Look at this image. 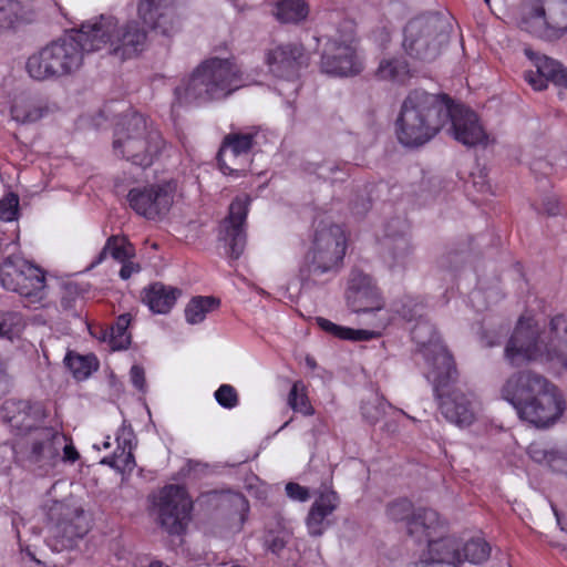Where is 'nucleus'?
<instances>
[{
    "label": "nucleus",
    "instance_id": "41",
    "mask_svg": "<svg viewBox=\"0 0 567 567\" xmlns=\"http://www.w3.org/2000/svg\"><path fill=\"white\" fill-rule=\"evenodd\" d=\"M217 403L224 409H234L238 405V394L230 384H221L214 393Z\"/></svg>",
    "mask_w": 567,
    "mask_h": 567
},
{
    "label": "nucleus",
    "instance_id": "11",
    "mask_svg": "<svg viewBox=\"0 0 567 567\" xmlns=\"http://www.w3.org/2000/svg\"><path fill=\"white\" fill-rule=\"evenodd\" d=\"M519 25L539 38H560L567 32V0H525Z\"/></svg>",
    "mask_w": 567,
    "mask_h": 567
},
{
    "label": "nucleus",
    "instance_id": "8",
    "mask_svg": "<svg viewBox=\"0 0 567 567\" xmlns=\"http://www.w3.org/2000/svg\"><path fill=\"white\" fill-rule=\"evenodd\" d=\"M166 143L159 131L143 114L127 115L115 131L113 150L116 156L133 165L150 167L159 158Z\"/></svg>",
    "mask_w": 567,
    "mask_h": 567
},
{
    "label": "nucleus",
    "instance_id": "58",
    "mask_svg": "<svg viewBox=\"0 0 567 567\" xmlns=\"http://www.w3.org/2000/svg\"><path fill=\"white\" fill-rule=\"evenodd\" d=\"M305 362L306 365L311 370H315L317 368V362L312 357H306Z\"/></svg>",
    "mask_w": 567,
    "mask_h": 567
},
{
    "label": "nucleus",
    "instance_id": "53",
    "mask_svg": "<svg viewBox=\"0 0 567 567\" xmlns=\"http://www.w3.org/2000/svg\"><path fill=\"white\" fill-rule=\"evenodd\" d=\"M284 547H285V542L282 538H279V537L274 538L268 546V548L272 553H279Z\"/></svg>",
    "mask_w": 567,
    "mask_h": 567
},
{
    "label": "nucleus",
    "instance_id": "3",
    "mask_svg": "<svg viewBox=\"0 0 567 567\" xmlns=\"http://www.w3.org/2000/svg\"><path fill=\"white\" fill-rule=\"evenodd\" d=\"M512 365L536 362L553 370L567 371V317L553 316L542 330L533 318L522 317L505 347Z\"/></svg>",
    "mask_w": 567,
    "mask_h": 567
},
{
    "label": "nucleus",
    "instance_id": "40",
    "mask_svg": "<svg viewBox=\"0 0 567 567\" xmlns=\"http://www.w3.org/2000/svg\"><path fill=\"white\" fill-rule=\"evenodd\" d=\"M18 20V3L11 0L0 1V30H7Z\"/></svg>",
    "mask_w": 567,
    "mask_h": 567
},
{
    "label": "nucleus",
    "instance_id": "55",
    "mask_svg": "<svg viewBox=\"0 0 567 567\" xmlns=\"http://www.w3.org/2000/svg\"><path fill=\"white\" fill-rule=\"evenodd\" d=\"M320 172L318 173V175L322 178H328V175L326 174V172H330L332 173L333 172V167L331 165H321L319 167Z\"/></svg>",
    "mask_w": 567,
    "mask_h": 567
},
{
    "label": "nucleus",
    "instance_id": "29",
    "mask_svg": "<svg viewBox=\"0 0 567 567\" xmlns=\"http://www.w3.org/2000/svg\"><path fill=\"white\" fill-rule=\"evenodd\" d=\"M220 301L212 296L193 297L185 307V319L189 324H198L206 316L218 309Z\"/></svg>",
    "mask_w": 567,
    "mask_h": 567
},
{
    "label": "nucleus",
    "instance_id": "26",
    "mask_svg": "<svg viewBox=\"0 0 567 567\" xmlns=\"http://www.w3.org/2000/svg\"><path fill=\"white\" fill-rule=\"evenodd\" d=\"M134 439L132 426L123 422L116 432V450L112 455L104 457L101 463L121 472H132L136 465L133 455Z\"/></svg>",
    "mask_w": 567,
    "mask_h": 567
},
{
    "label": "nucleus",
    "instance_id": "6",
    "mask_svg": "<svg viewBox=\"0 0 567 567\" xmlns=\"http://www.w3.org/2000/svg\"><path fill=\"white\" fill-rule=\"evenodd\" d=\"M246 83L234 59L210 58L176 86L175 100L181 105L202 104L225 99Z\"/></svg>",
    "mask_w": 567,
    "mask_h": 567
},
{
    "label": "nucleus",
    "instance_id": "49",
    "mask_svg": "<svg viewBox=\"0 0 567 567\" xmlns=\"http://www.w3.org/2000/svg\"><path fill=\"white\" fill-rule=\"evenodd\" d=\"M131 381L133 385L143 391L145 389V372L144 369L140 365H133L130 372Z\"/></svg>",
    "mask_w": 567,
    "mask_h": 567
},
{
    "label": "nucleus",
    "instance_id": "9",
    "mask_svg": "<svg viewBox=\"0 0 567 567\" xmlns=\"http://www.w3.org/2000/svg\"><path fill=\"white\" fill-rule=\"evenodd\" d=\"M447 525L432 508H419L408 522V534L416 543H426V554L434 561L455 564L462 558L457 549V539L446 536Z\"/></svg>",
    "mask_w": 567,
    "mask_h": 567
},
{
    "label": "nucleus",
    "instance_id": "23",
    "mask_svg": "<svg viewBox=\"0 0 567 567\" xmlns=\"http://www.w3.org/2000/svg\"><path fill=\"white\" fill-rule=\"evenodd\" d=\"M525 54L534 62L536 71L525 72V80L536 91L547 87L550 81L557 86L567 87V69L559 62L546 55H538L530 49H525Z\"/></svg>",
    "mask_w": 567,
    "mask_h": 567
},
{
    "label": "nucleus",
    "instance_id": "51",
    "mask_svg": "<svg viewBox=\"0 0 567 567\" xmlns=\"http://www.w3.org/2000/svg\"><path fill=\"white\" fill-rule=\"evenodd\" d=\"M61 450H63V460L69 462H75L79 458V453L72 444H68L66 441L63 443Z\"/></svg>",
    "mask_w": 567,
    "mask_h": 567
},
{
    "label": "nucleus",
    "instance_id": "16",
    "mask_svg": "<svg viewBox=\"0 0 567 567\" xmlns=\"http://www.w3.org/2000/svg\"><path fill=\"white\" fill-rule=\"evenodd\" d=\"M320 68L323 73L334 76H351L360 73L362 63L352 40L329 39L323 48Z\"/></svg>",
    "mask_w": 567,
    "mask_h": 567
},
{
    "label": "nucleus",
    "instance_id": "37",
    "mask_svg": "<svg viewBox=\"0 0 567 567\" xmlns=\"http://www.w3.org/2000/svg\"><path fill=\"white\" fill-rule=\"evenodd\" d=\"M288 404L295 412L303 415L309 416L315 413V410L310 404L306 386L300 381L293 383L288 395Z\"/></svg>",
    "mask_w": 567,
    "mask_h": 567
},
{
    "label": "nucleus",
    "instance_id": "10",
    "mask_svg": "<svg viewBox=\"0 0 567 567\" xmlns=\"http://www.w3.org/2000/svg\"><path fill=\"white\" fill-rule=\"evenodd\" d=\"M449 23L437 14L420 16L404 29L403 49L412 59L430 62L439 56L447 42Z\"/></svg>",
    "mask_w": 567,
    "mask_h": 567
},
{
    "label": "nucleus",
    "instance_id": "30",
    "mask_svg": "<svg viewBox=\"0 0 567 567\" xmlns=\"http://www.w3.org/2000/svg\"><path fill=\"white\" fill-rule=\"evenodd\" d=\"M309 13L303 0H280L276 6V18L282 23H299Z\"/></svg>",
    "mask_w": 567,
    "mask_h": 567
},
{
    "label": "nucleus",
    "instance_id": "22",
    "mask_svg": "<svg viewBox=\"0 0 567 567\" xmlns=\"http://www.w3.org/2000/svg\"><path fill=\"white\" fill-rule=\"evenodd\" d=\"M66 436L53 427L34 431L27 460L39 467H52L60 455Z\"/></svg>",
    "mask_w": 567,
    "mask_h": 567
},
{
    "label": "nucleus",
    "instance_id": "4",
    "mask_svg": "<svg viewBox=\"0 0 567 567\" xmlns=\"http://www.w3.org/2000/svg\"><path fill=\"white\" fill-rule=\"evenodd\" d=\"M501 395L514 406L520 420L538 429L554 425L566 409L558 386L532 370L509 375L501 389Z\"/></svg>",
    "mask_w": 567,
    "mask_h": 567
},
{
    "label": "nucleus",
    "instance_id": "31",
    "mask_svg": "<svg viewBox=\"0 0 567 567\" xmlns=\"http://www.w3.org/2000/svg\"><path fill=\"white\" fill-rule=\"evenodd\" d=\"M317 322L322 330L343 340L365 341L379 336L372 330L341 327L324 318H318Z\"/></svg>",
    "mask_w": 567,
    "mask_h": 567
},
{
    "label": "nucleus",
    "instance_id": "61",
    "mask_svg": "<svg viewBox=\"0 0 567 567\" xmlns=\"http://www.w3.org/2000/svg\"><path fill=\"white\" fill-rule=\"evenodd\" d=\"M62 306H63L65 309H68V308H70V307H71V302H70L65 297H63V298H62Z\"/></svg>",
    "mask_w": 567,
    "mask_h": 567
},
{
    "label": "nucleus",
    "instance_id": "2",
    "mask_svg": "<svg viewBox=\"0 0 567 567\" xmlns=\"http://www.w3.org/2000/svg\"><path fill=\"white\" fill-rule=\"evenodd\" d=\"M411 334L424 359V375L433 385L442 414L460 427L470 426L476 420L480 404L472 392L458 384L453 358L434 327L426 320H419Z\"/></svg>",
    "mask_w": 567,
    "mask_h": 567
},
{
    "label": "nucleus",
    "instance_id": "50",
    "mask_svg": "<svg viewBox=\"0 0 567 567\" xmlns=\"http://www.w3.org/2000/svg\"><path fill=\"white\" fill-rule=\"evenodd\" d=\"M122 268L120 270V277L124 280L131 278L133 274H136L140 271V266L133 261H130L128 259L122 262Z\"/></svg>",
    "mask_w": 567,
    "mask_h": 567
},
{
    "label": "nucleus",
    "instance_id": "35",
    "mask_svg": "<svg viewBox=\"0 0 567 567\" xmlns=\"http://www.w3.org/2000/svg\"><path fill=\"white\" fill-rule=\"evenodd\" d=\"M45 112V107H42L30 100H18L11 107L12 118L21 123L35 122L42 118Z\"/></svg>",
    "mask_w": 567,
    "mask_h": 567
},
{
    "label": "nucleus",
    "instance_id": "25",
    "mask_svg": "<svg viewBox=\"0 0 567 567\" xmlns=\"http://www.w3.org/2000/svg\"><path fill=\"white\" fill-rule=\"evenodd\" d=\"M339 503L338 494L331 488H324L318 493L306 518L310 535H322L329 525L328 517L338 508Z\"/></svg>",
    "mask_w": 567,
    "mask_h": 567
},
{
    "label": "nucleus",
    "instance_id": "36",
    "mask_svg": "<svg viewBox=\"0 0 567 567\" xmlns=\"http://www.w3.org/2000/svg\"><path fill=\"white\" fill-rule=\"evenodd\" d=\"M131 323V315H121L115 324L111 328L110 344L113 350L126 349L131 343V336L127 328Z\"/></svg>",
    "mask_w": 567,
    "mask_h": 567
},
{
    "label": "nucleus",
    "instance_id": "46",
    "mask_svg": "<svg viewBox=\"0 0 567 567\" xmlns=\"http://www.w3.org/2000/svg\"><path fill=\"white\" fill-rule=\"evenodd\" d=\"M527 452L533 461L540 463V464H546L548 466L549 458L551 457V453L554 452V450L548 449L543 443L535 442L528 446Z\"/></svg>",
    "mask_w": 567,
    "mask_h": 567
},
{
    "label": "nucleus",
    "instance_id": "44",
    "mask_svg": "<svg viewBox=\"0 0 567 567\" xmlns=\"http://www.w3.org/2000/svg\"><path fill=\"white\" fill-rule=\"evenodd\" d=\"M410 251L411 246L408 238L404 236L395 238L391 250L392 261L390 262V266L394 267L403 265Z\"/></svg>",
    "mask_w": 567,
    "mask_h": 567
},
{
    "label": "nucleus",
    "instance_id": "19",
    "mask_svg": "<svg viewBox=\"0 0 567 567\" xmlns=\"http://www.w3.org/2000/svg\"><path fill=\"white\" fill-rule=\"evenodd\" d=\"M255 132L229 133L218 152V164L224 174L245 172L255 144Z\"/></svg>",
    "mask_w": 567,
    "mask_h": 567
},
{
    "label": "nucleus",
    "instance_id": "42",
    "mask_svg": "<svg viewBox=\"0 0 567 567\" xmlns=\"http://www.w3.org/2000/svg\"><path fill=\"white\" fill-rule=\"evenodd\" d=\"M19 208V197L14 193H9L0 199V220L12 221L17 218Z\"/></svg>",
    "mask_w": 567,
    "mask_h": 567
},
{
    "label": "nucleus",
    "instance_id": "21",
    "mask_svg": "<svg viewBox=\"0 0 567 567\" xmlns=\"http://www.w3.org/2000/svg\"><path fill=\"white\" fill-rule=\"evenodd\" d=\"M449 132L465 146L486 145L488 135L480 123L475 112L463 106H455L450 101Z\"/></svg>",
    "mask_w": 567,
    "mask_h": 567
},
{
    "label": "nucleus",
    "instance_id": "43",
    "mask_svg": "<svg viewBox=\"0 0 567 567\" xmlns=\"http://www.w3.org/2000/svg\"><path fill=\"white\" fill-rule=\"evenodd\" d=\"M225 502L235 509L238 516V527H241L249 512L247 499L239 493H229L225 496Z\"/></svg>",
    "mask_w": 567,
    "mask_h": 567
},
{
    "label": "nucleus",
    "instance_id": "60",
    "mask_svg": "<svg viewBox=\"0 0 567 567\" xmlns=\"http://www.w3.org/2000/svg\"><path fill=\"white\" fill-rule=\"evenodd\" d=\"M24 554H25V556H28L31 560H34L38 565H41V561H40V560H38V559H35L34 555L31 553V550H30V549H27V550L24 551Z\"/></svg>",
    "mask_w": 567,
    "mask_h": 567
},
{
    "label": "nucleus",
    "instance_id": "32",
    "mask_svg": "<svg viewBox=\"0 0 567 567\" xmlns=\"http://www.w3.org/2000/svg\"><path fill=\"white\" fill-rule=\"evenodd\" d=\"M457 549L462 559L455 564H452L453 566H458L464 561H468L471 564H482L487 560L491 555L489 545L482 538H473L466 542L462 546V549L460 547V543L457 542Z\"/></svg>",
    "mask_w": 567,
    "mask_h": 567
},
{
    "label": "nucleus",
    "instance_id": "18",
    "mask_svg": "<svg viewBox=\"0 0 567 567\" xmlns=\"http://www.w3.org/2000/svg\"><path fill=\"white\" fill-rule=\"evenodd\" d=\"M1 416L13 434L24 435L32 430H39L47 413L39 402L10 399L2 404Z\"/></svg>",
    "mask_w": 567,
    "mask_h": 567
},
{
    "label": "nucleus",
    "instance_id": "17",
    "mask_svg": "<svg viewBox=\"0 0 567 567\" xmlns=\"http://www.w3.org/2000/svg\"><path fill=\"white\" fill-rule=\"evenodd\" d=\"M265 62L269 72L281 80L295 81L300 70L308 65V56L301 44H275L265 52Z\"/></svg>",
    "mask_w": 567,
    "mask_h": 567
},
{
    "label": "nucleus",
    "instance_id": "62",
    "mask_svg": "<svg viewBox=\"0 0 567 567\" xmlns=\"http://www.w3.org/2000/svg\"><path fill=\"white\" fill-rule=\"evenodd\" d=\"M386 326V320H380L375 323V327L378 328H384Z\"/></svg>",
    "mask_w": 567,
    "mask_h": 567
},
{
    "label": "nucleus",
    "instance_id": "20",
    "mask_svg": "<svg viewBox=\"0 0 567 567\" xmlns=\"http://www.w3.org/2000/svg\"><path fill=\"white\" fill-rule=\"evenodd\" d=\"M346 297L348 306L357 313L380 311L384 306L372 278L358 269L350 274Z\"/></svg>",
    "mask_w": 567,
    "mask_h": 567
},
{
    "label": "nucleus",
    "instance_id": "48",
    "mask_svg": "<svg viewBox=\"0 0 567 567\" xmlns=\"http://www.w3.org/2000/svg\"><path fill=\"white\" fill-rule=\"evenodd\" d=\"M286 493L289 498L298 502H306L310 497V493L307 487L293 482H290L286 485Z\"/></svg>",
    "mask_w": 567,
    "mask_h": 567
},
{
    "label": "nucleus",
    "instance_id": "1",
    "mask_svg": "<svg viewBox=\"0 0 567 567\" xmlns=\"http://www.w3.org/2000/svg\"><path fill=\"white\" fill-rule=\"evenodd\" d=\"M176 0H138L137 17L126 22L101 14L83 22L79 30L52 41L27 61V71L35 80L71 75L83 64L84 53L105 51L126 61L147 47L148 31L169 35L176 24Z\"/></svg>",
    "mask_w": 567,
    "mask_h": 567
},
{
    "label": "nucleus",
    "instance_id": "12",
    "mask_svg": "<svg viewBox=\"0 0 567 567\" xmlns=\"http://www.w3.org/2000/svg\"><path fill=\"white\" fill-rule=\"evenodd\" d=\"M48 516L50 530L47 544L53 551L73 549L87 530L83 511L63 502H54Z\"/></svg>",
    "mask_w": 567,
    "mask_h": 567
},
{
    "label": "nucleus",
    "instance_id": "45",
    "mask_svg": "<svg viewBox=\"0 0 567 567\" xmlns=\"http://www.w3.org/2000/svg\"><path fill=\"white\" fill-rule=\"evenodd\" d=\"M363 417L371 424L377 423L384 414V403L374 399L373 401L364 402L361 406Z\"/></svg>",
    "mask_w": 567,
    "mask_h": 567
},
{
    "label": "nucleus",
    "instance_id": "56",
    "mask_svg": "<svg viewBox=\"0 0 567 567\" xmlns=\"http://www.w3.org/2000/svg\"><path fill=\"white\" fill-rule=\"evenodd\" d=\"M11 522H12L13 528L17 532V536L19 537V535H20L19 524H20V522H22V518L20 516H18L17 514H13L12 518H11Z\"/></svg>",
    "mask_w": 567,
    "mask_h": 567
},
{
    "label": "nucleus",
    "instance_id": "63",
    "mask_svg": "<svg viewBox=\"0 0 567 567\" xmlns=\"http://www.w3.org/2000/svg\"><path fill=\"white\" fill-rule=\"evenodd\" d=\"M111 446L110 436L106 437V440L103 442V447L109 449Z\"/></svg>",
    "mask_w": 567,
    "mask_h": 567
},
{
    "label": "nucleus",
    "instance_id": "59",
    "mask_svg": "<svg viewBox=\"0 0 567 567\" xmlns=\"http://www.w3.org/2000/svg\"><path fill=\"white\" fill-rule=\"evenodd\" d=\"M1 447H2V450H10L12 452L14 458L19 457V455H18L19 452L17 451V445H9L6 443Z\"/></svg>",
    "mask_w": 567,
    "mask_h": 567
},
{
    "label": "nucleus",
    "instance_id": "27",
    "mask_svg": "<svg viewBox=\"0 0 567 567\" xmlns=\"http://www.w3.org/2000/svg\"><path fill=\"white\" fill-rule=\"evenodd\" d=\"M181 293L178 288L154 282L143 290L142 299L152 312L165 315L174 307Z\"/></svg>",
    "mask_w": 567,
    "mask_h": 567
},
{
    "label": "nucleus",
    "instance_id": "5",
    "mask_svg": "<svg viewBox=\"0 0 567 567\" xmlns=\"http://www.w3.org/2000/svg\"><path fill=\"white\" fill-rule=\"evenodd\" d=\"M450 99L413 90L403 100L396 118L399 142L408 147H417L431 141L447 124Z\"/></svg>",
    "mask_w": 567,
    "mask_h": 567
},
{
    "label": "nucleus",
    "instance_id": "57",
    "mask_svg": "<svg viewBox=\"0 0 567 567\" xmlns=\"http://www.w3.org/2000/svg\"><path fill=\"white\" fill-rule=\"evenodd\" d=\"M7 380V368L3 359L0 357V383Z\"/></svg>",
    "mask_w": 567,
    "mask_h": 567
},
{
    "label": "nucleus",
    "instance_id": "13",
    "mask_svg": "<svg viewBox=\"0 0 567 567\" xmlns=\"http://www.w3.org/2000/svg\"><path fill=\"white\" fill-rule=\"evenodd\" d=\"M0 284L4 289L17 292L31 302H39L44 297V272L21 257L9 256L2 261Z\"/></svg>",
    "mask_w": 567,
    "mask_h": 567
},
{
    "label": "nucleus",
    "instance_id": "39",
    "mask_svg": "<svg viewBox=\"0 0 567 567\" xmlns=\"http://www.w3.org/2000/svg\"><path fill=\"white\" fill-rule=\"evenodd\" d=\"M412 503L408 499H398L389 504L386 515L394 522H402L411 518L413 514Z\"/></svg>",
    "mask_w": 567,
    "mask_h": 567
},
{
    "label": "nucleus",
    "instance_id": "38",
    "mask_svg": "<svg viewBox=\"0 0 567 567\" xmlns=\"http://www.w3.org/2000/svg\"><path fill=\"white\" fill-rule=\"evenodd\" d=\"M23 329L22 316L18 312H0V337L13 339Z\"/></svg>",
    "mask_w": 567,
    "mask_h": 567
},
{
    "label": "nucleus",
    "instance_id": "15",
    "mask_svg": "<svg viewBox=\"0 0 567 567\" xmlns=\"http://www.w3.org/2000/svg\"><path fill=\"white\" fill-rule=\"evenodd\" d=\"M176 185L173 182L133 187L127 194L130 207L148 220L163 218L174 203Z\"/></svg>",
    "mask_w": 567,
    "mask_h": 567
},
{
    "label": "nucleus",
    "instance_id": "34",
    "mask_svg": "<svg viewBox=\"0 0 567 567\" xmlns=\"http://www.w3.org/2000/svg\"><path fill=\"white\" fill-rule=\"evenodd\" d=\"M64 362L78 380L86 379L96 369V360L92 355H80L69 352L64 358Z\"/></svg>",
    "mask_w": 567,
    "mask_h": 567
},
{
    "label": "nucleus",
    "instance_id": "54",
    "mask_svg": "<svg viewBox=\"0 0 567 567\" xmlns=\"http://www.w3.org/2000/svg\"><path fill=\"white\" fill-rule=\"evenodd\" d=\"M416 308H420L419 306H416ZM420 309L415 310L414 313H412L410 310H405V306L403 307L402 311H401V315L406 318L408 320H412L415 316H419L421 317L422 313L419 311Z\"/></svg>",
    "mask_w": 567,
    "mask_h": 567
},
{
    "label": "nucleus",
    "instance_id": "7",
    "mask_svg": "<svg viewBox=\"0 0 567 567\" xmlns=\"http://www.w3.org/2000/svg\"><path fill=\"white\" fill-rule=\"evenodd\" d=\"M347 249L344 230L334 224H322L316 228L311 247L299 267V279L303 287L323 285L341 268Z\"/></svg>",
    "mask_w": 567,
    "mask_h": 567
},
{
    "label": "nucleus",
    "instance_id": "28",
    "mask_svg": "<svg viewBox=\"0 0 567 567\" xmlns=\"http://www.w3.org/2000/svg\"><path fill=\"white\" fill-rule=\"evenodd\" d=\"M411 69L403 58L391 56L380 61L375 76L381 81L403 84L411 78Z\"/></svg>",
    "mask_w": 567,
    "mask_h": 567
},
{
    "label": "nucleus",
    "instance_id": "52",
    "mask_svg": "<svg viewBox=\"0 0 567 567\" xmlns=\"http://www.w3.org/2000/svg\"><path fill=\"white\" fill-rule=\"evenodd\" d=\"M442 563L434 561L426 553L422 555L419 561L410 564L408 567H440Z\"/></svg>",
    "mask_w": 567,
    "mask_h": 567
},
{
    "label": "nucleus",
    "instance_id": "47",
    "mask_svg": "<svg viewBox=\"0 0 567 567\" xmlns=\"http://www.w3.org/2000/svg\"><path fill=\"white\" fill-rule=\"evenodd\" d=\"M548 467L554 472L567 475V451L554 450L549 458Z\"/></svg>",
    "mask_w": 567,
    "mask_h": 567
},
{
    "label": "nucleus",
    "instance_id": "64",
    "mask_svg": "<svg viewBox=\"0 0 567 567\" xmlns=\"http://www.w3.org/2000/svg\"><path fill=\"white\" fill-rule=\"evenodd\" d=\"M548 214L550 215H555L556 214V208L551 207V208H548L547 209Z\"/></svg>",
    "mask_w": 567,
    "mask_h": 567
},
{
    "label": "nucleus",
    "instance_id": "24",
    "mask_svg": "<svg viewBox=\"0 0 567 567\" xmlns=\"http://www.w3.org/2000/svg\"><path fill=\"white\" fill-rule=\"evenodd\" d=\"M250 198L247 195L237 196L229 206V215L225 220V241L233 258H238L246 245L244 225L246 221Z\"/></svg>",
    "mask_w": 567,
    "mask_h": 567
},
{
    "label": "nucleus",
    "instance_id": "33",
    "mask_svg": "<svg viewBox=\"0 0 567 567\" xmlns=\"http://www.w3.org/2000/svg\"><path fill=\"white\" fill-rule=\"evenodd\" d=\"M107 255L120 262H124L134 256V248L125 238L112 236L101 251L99 262L105 259Z\"/></svg>",
    "mask_w": 567,
    "mask_h": 567
},
{
    "label": "nucleus",
    "instance_id": "14",
    "mask_svg": "<svg viewBox=\"0 0 567 567\" xmlns=\"http://www.w3.org/2000/svg\"><path fill=\"white\" fill-rule=\"evenodd\" d=\"M153 511L161 526L172 535L184 532L193 508L186 489L179 485H167L153 496Z\"/></svg>",
    "mask_w": 567,
    "mask_h": 567
}]
</instances>
